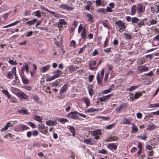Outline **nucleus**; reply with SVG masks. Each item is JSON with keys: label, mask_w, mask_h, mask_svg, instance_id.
<instances>
[{"label": "nucleus", "mask_w": 159, "mask_h": 159, "mask_svg": "<svg viewBox=\"0 0 159 159\" xmlns=\"http://www.w3.org/2000/svg\"><path fill=\"white\" fill-rule=\"evenodd\" d=\"M97 11L98 12H101L103 13H106V9L103 8H101L98 9Z\"/></svg>", "instance_id": "38"}, {"label": "nucleus", "mask_w": 159, "mask_h": 159, "mask_svg": "<svg viewBox=\"0 0 159 159\" xmlns=\"http://www.w3.org/2000/svg\"><path fill=\"white\" fill-rule=\"evenodd\" d=\"M36 14H35V16H37L38 17L40 18L42 15L40 13V11L39 10H37L35 12Z\"/></svg>", "instance_id": "49"}, {"label": "nucleus", "mask_w": 159, "mask_h": 159, "mask_svg": "<svg viewBox=\"0 0 159 159\" xmlns=\"http://www.w3.org/2000/svg\"><path fill=\"white\" fill-rule=\"evenodd\" d=\"M102 24L104 27L108 29H109V25L107 24V23L105 22H102Z\"/></svg>", "instance_id": "61"}, {"label": "nucleus", "mask_w": 159, "mask_h": 159, "mask_svg": "<svg viewBox=\"0 0 159 159\" xmlns=\"http://www.w3.org/2000/svg\"><path fill=\"white\" fill-rule=\"evenodd\" d=\"M101 118L103 120H110V117H109L106 116H101Z\"/></svg>", "instance_id": "63"}, {"label": "nucleus", "mask_w": 159, "mask_h": 159, "mask_svg": "<svg viewBox=\"0 0 159 159\" xmlns=\"http://www.w3.org/2000/svg\"><path fill=\"white\" fill-rule=\"evenodd\" d=\"M9 13H6L5 14L3 15L2 17L5 20H6L9 16Z\"/></svg>", "instance_id": "58"}, {"label": "nucleus", "mask_w": 159, "mask_h": 159, "mask_svg": "<svg viewBox=\"0 0 159 159\" xmlns=\"http://www.w3.org/2000/svg\"><path fill=\"white\" fill-rule=\"evenodd\" d=\"M147 126V129L150 131L156 128V125L154 124L148 125Z\"/></svg>", "instance_id": "21"}, {"label": "nucleus", "mask_w": 159, "mask_h": 159, "mask_svg": "<svg viewBox=\"0 0 159 159\" xmlns=\"http://www.w3.org/2000/svg\"><path fill=\"white\" fill-rule=\"evenodd\" d=\"M136 5H134L131 8V14L132 15H134L136 13Z\"/></svg>", "instance_id": "28"}, {"label": "nucleus", "mask_w": 159, "mask_h": 159, "mask_svg": "<svg viewBox=\"0 0 159 159\" xmlns=\"http://www.w3.org/2000/svg\"><path fill=\"white\" fill-rule=\"evenodd\" d=\"M51 66L49 65H47L46 66L42 67L40 70V71L41 72H45L48 70Z\"/></svg>", "instance_id": "15"}, {"label": "nucleus", "mask_w": 159, "mask_h": 159, "mask_svg": "<svg viewBox=\"0 0 159 159\" xmlns=\"http://www.w3.org/2000/svg\"><path fill=\"white\" fill-rule=\"evenodd\" d=\"M20 22V20L16 21L13 23H11V24H9L7 25L4 26L3 27V28H8V27H10L11 26H14V25H16L17 24L19 23Z\"/></svg>", "instance_id": "23"}, {"label": "nucleus", "mask_w": 159, "mask_h": 159, "mask_svg": "<svg viewBox=\"0 0 159 159\" xmlns=\"http://www.w3.org/2000/svg\"><path fill=\"white\" fill-rule=\"evenodd\" d=\"M72 104H71L67 106L65 110L66 112H68L71 108Z\"/></svg>", "instance_id": "60"}, {"label": "nucleus", "mask_w": 159, "mask_h": 159, "mask_svg": "<svg viewBox=\"0 0 159 159\" xmlns=\"http://www.w3.org/2000/svg\"><path fill=\"white\" fill-rule=\"evenodd\" d=\"M8 124H7L4 127L2 128L1 129V131H2L5 130H6L8 129V128L9 127V126Z\"/></svg>", "instance_id": "50"}, {"label": "nucleus", "mask_w": 159, "mask_h": 159, "mask_svg": "<svg viewBox=\"0 0 159 159\" xmlns=\"http://www.w3.org/2000/svg\"><path fill=\"white\" fill-rule=\"evenodd\" d=\"M101 130L100 129H97L93 131L92 135L93 136H98L99 135H101Z\"/></svg>", "instance_id": "19"}, {"label": "nucleus", "mask_w": 159, "mask_h": 159, "mask_svg": "<svg viewBox=\"0 0 159 159\" xmlns=\"http://www.w3.org/2000/svg\"><path fill=\"white\" fill-rule=\"evenodd\" d=\"M77 115H78L83 118H86V116L85 115L79 112L76 111L70 112L67 115V116L68 117H70L72 119L74 120H78L79 119V117Z\"/></svg>", "instance_id": "1"}, {"label": "nucleus", "mask_w": 159, "mask_h": 159, "mask_svg": "<svg viewBox=\"0 0 159 159\" xmlns=\"http://www.w3.org/2000/svg\"><path fill=\"white\" fill-rule=\"evenodd\" d=\"M67 23V22L64 19H59L57 25L58 27H61L63 25H66Z\"/></svg>", "instance_id": "14"}, {"label": "nucleus", "mask_w": 159, "mask_h": 159, "mask_svg": "<svg viewBox=\"0 0 159 159\" xmlns=\"http://www.w3.org/2000/svg\"><path fill=\"white\" fill-rule=\"evenodd\" d=\"M142 93L141 92H137L135 94L134 96L132 97L130 96V98L131 100V101H133L135 99L139 98L142 95Z\"/></svg>", "instance_id": "6"}, {"label": "nucleus", "mask_w": 159, "mask_h": 159, "mask_svg": "<svg viewBox=\"0 0 159 159\" xmlns=\"http://www.w3.org/2000/svg\"><path fill=\"white\" fill-rule=\"evenodd\" d=\"M45 126L44 124L40 125L39 124L38 125V130H40V129H44Z\"/></svg>", "instance_id": "43"}, {"label": "nucleus", "mask_w": 159, "mask_h": 159, "mask_svg": "<svg viewBox=\"0 0 159 159\" xmlns=\"http://www.w3.org/2000/svg\"><path fill=\"white\" fill-rule=\"evenodd\" d=\"M33 99L34 101L36 102H38L39 100V97L36 95L34 96L33 97Z\"/></svg>", "instance_id": "64"}, {"label": "nucleus", "mask_w": 159, "mask_h": 159, "mask_svg": "<svg viewBox=\"0 0 159 159\" xmlns=\"http://www.w3.org/2000/svg\"><path fill=\"white\" fill-rule=\"evenodd\" d=\"M102 79L100 77L99 73H98L97 75V83L98 84L100 85L101 84Z\"/></svg>", "instance_id": "25"}, {"label": "nucleus", "mask_w": 159, "mask_h": 159, "mask_svg": "<svg viewBox=\"0 0 159 159\" xmlns=\"http://www.w3.org/2000/svg\"><path fill=\"white\" fill-rule=\"evenodd\" d=\"M20 126L22 131L29 129L26 125L24 124H21Z\"/></svg>", "instance_id": "34"}, {"label": "nucleus", "mask_w": 159, "mask_h": 159, "mask_svg": "<svg viewBox=\"0 0 159 159\" xmlns=\"http://www.w3.org/2000/svg\"><path fill=\"white\" fill-rule=\"evenodd\" d=\"M157 22V21L156 20L152 19L151 21L150 22L149 25H152L156 24Z\"/></svg>", "instance_id": "54"}, {"label": "nucleus", "mask_w": 159, "mask_h": 159, "mask_svg": "<svg viewBox=\"0 0 159 159\" xmlns=\"http://www.w3.org/2000/svg\"><path fill=\"white\" fill-rule=\"evenodd\" d=\"M148 68L145 66H142L139 69V71L142 72H143L146 71L148 70Z\"/></svg>", "instance_id": "30"}, {"label": "nucleus", "mask_w": 159, "mask_h": 159, "mask_svg": "<svg viewBox=\"0 0 159 159\" xmlns=\"http://www.w3.org/2000/svg\"><path fill=\"white\" fill-rule=\"evenodd\" d=\"M18 112L19 113L23 115H26L28 114L27 111L26 110L23 109H21V110H19L18 111Z\"/></svg>", "instance_id": "29"}, {"label": "nucleus", "mask_w": 159, "mask_h": 159, "mask_svg": "<svg viewBox=\"0 0 159 159\" xmlns=\"http://www.w3.org/2000/svg\"><path fill=\"white\" fill-rule=\"evenodd\" d=\"M2 92L7 96L8 98L9 99H10V98H11V96L7 90L5 89H3L2 90Z\"/></svg>", "instance_id": "31"}, {"label": "nucleus", "mask_w": 159, "mask_h": 159, "mask_svg": "<svg viewBox=\"0 0 159 159\" xmlns=\"http://www.w3.org/2000/svg\"><path fill=\"white\" fill-rule=\"evenodd\" d=\"M113 93H111L106 96H103L102 97H100L98 99L101 102L105 101L109 99L111 96H113Z\"/></svg>", "instance_id": "4"}, {"label": "nucleus", "mask_w": 159, "mask_h": 159, "mask_svg": "<svg viewBox=\"0 0 159 159\" xmlns=\"http://www.w3.org/2000/svg\"><path fill=\"white\" fill-rule=\"evenodd\" d=\"M46 124L49 126H54L56 125L57 124L56 120H51L46 121Z\"/></svg>", "instance_id": "10"}, {"label": "nucleus", "mask_w": 159, "mask_h": 159, "mask_svg": "<svg viewBox=\"0 0 159 159\" xmlns=\"http://www.w3.org/2000/svg\"><path fill=\"white\" fill-rule=\"evenodd\" d=\"M110 89H108L105 90L102 92L103 94H106L110 93L111 91L110 90Z\"/></svg>", "instance_id": "62"}, {"label": "nucleus", "mask_w": 159, "mask_h": 159, "mask_svg": "<svg viewBox=\"0 0 159 159\" xmlns=\"http://www.w3.org/2000/svg\"><path fill=\"white\" fill-rule=\"evenodd\" d=\"M86 16L89 18L88 21H90L91 23L93 22V18L92 16L91 15L88 13L86 14Z\"/></svg>", "instance_id": "27"}, {"label": "nucleus", "mask_w": 159, "mask_h": 159, "mask_svg": "<svg viewBox=\"0 0 159 159\" xmlns=\"http://www.w3.org/2000/svg\"><path fill=\"white\" fill-rule=\"evenodd\" d=\"M137 137L140 139L143 140H146V139L147 138V137L145 136H143L141 134L137 136Z\"/></svg>", "instance_id": "42"}, {"label": "nucleus", "mask_w": 159, "mask_h": 159, "mask_svg": "<svg viewBox=\"0 0 159 159\" xmlns=\"http://www.w3.org/2000/svg\"><path fill=\"white\" fill-rule=\"evenodd\" d=\"M98 152L102 154H105L107 153V151L106 150L104 149H102V150H100L98 151Z\"/></svg>", "instance_id": "45"}, {"label": "nucleus", "mask_w": 159, "mask_h": 159, "mask_svg": "<svg viewBox=\"0 0 159 159\" xmlns=\"http://www.w3.org/2000/svg\"><path fill=\"white\" fill-rule=\"evenodd\" d=\"M117 146L114 143H109L107 148L110 150H115L117 149Z\"/></svg>", "instance_id": "8"}, {"label": "nucleus", "mask_w": 159, "mask_h": 159, "mask_svg": "<svg viewBox=\"0 0 159 159\" xmlns=\"http://www.w3.org/2000/svg\"><path fill=\"white\" fill-rule=\"evenodd\" d=\"M114 124L113 123L111 124V125H109L107 126H106L105 128V129H111L112 128L114 127Z\"/></svg>", "instance_id": "41"}, {"label": "nucleus", "mask_w": 159, "mask_h": 159, "mask_svg": "<svg viewBox=\"0 0 159 159\" xmlns=\"http://www.w3.org/2000/svg\"><path fill=\"white\" fill-rule=\"evenodd\" d=\"M131 120L130 119H126L125 118H124L122 121H123V124L125 125H129L131 123L130 121Z\"/></svg>", "instance_id": "22"}, {"label": "nucleus", "mask_w": 159, "mask_h": 159, "mask_svg": "<svg viewBox=\"0 0 159 159\" xmlns=\"http://www.w3.org/2000/svg\"><path fill=\"white\" fill-rule=\"evenodd\" d=\"M83 29H84V28H83V26H82V25L80 24L78 27V33H80L81 32L82 30V29L83 30Z\"/></svg>", "instance_id": "47"}, {"label": "nucleus", "mask_w": 159, "mask_h": 159, "mask_svg": "<svg viewBox=\"0 0 159 159\" xmlns=\"http://www.w3.org/2000/svg\"><path fill=\"white\" fill-rule=\"evenodd\" d=\"M17 95L20 98L27 99L28 98L27 95L24 93L19 92L17 93Z\"/></svg>", "instance_id": "13"}, {"label": "nucleus", "mask_w": 159, "mask_h": 159, "mask_svg": "<svg viewBox=\"0 0 159 159\" xmlns=\"http://www.w3.org/2000/svg\"><path fill=\"white\" fill-rule=\"evenodd\" d=\"M132 130L134 131L135 132H137L138 131V128L137 127V126L136 125H135L134 123H133L132 124Z\"/></svg>", "instance_id": "39"}, {"label": "nucleus", "mask_w": 159, "mask_h": 159, "mask_svg": "<svg viewBox=\"0 0 159 159\" xmlns=\"http://www.w3.org/2000/svg\"><path fill=\"white\" fill-rule=\"evenodd\" d=\"M128 105V103H125L121 104L120 105V107L115 109V111H116V112H119L120 110H122L125 107L127 106Z\"/></svg>", "instance_id": "7"}, {"label": "nucleus", "mask_w": 159, "mask_h": 159, "mask_svg": "<svg viewBox=\"0 0 159 159\" xmlns=\"http://www.w3.org/2000/svg\"><path fill=\"white\" fill-rule=\"evenodd\" d=\"M59 7L63 9H66L67 10L71 11L73 8L70 6H67L64 4H62L59 6Z\"/></svg>", "instance_id": "9"}, {"label": "nucleus", "mask_w": 159, "mask_h": 159, "mask_svg": "<svg viewBox=\"0 0 159 159\" xmlns=\"http://www.w3.org/2000/svg\"><path fill=\"white\" fill-rule=\"evenodd\" d=\"M32 135L34 136H36L39 134V132L37 130H34L32 133Z\"/></svg>", "instance_id": "57"}, {"label": "nucleus", "mask_w": 159, "mask_h": 159, "mask_svg": "<svg viewBox=\"0 0 159 159\" xmlns=\"http://www.w3.org/2000/svg\"><path fill=\"white\" fill-rule=\"evenodd\" d=\"M68 89V84H65L64 85L61 87V89L59 94L60 95V97L61 96V95L64 93L66 92Z\"/></svg>", "instance_id": "5"}, {"label": "nucleus", "mask_w": 159, "mask_h": 159, "mask_svg": "<svg viewBox=\"0 0 159 159\" xmlns=\"http://www.w3.org/2000/svg\"><path fill=\"white\" fill-rule=\"evenodd\" d=\"M149 107H159V103L151 104L150 105Z\"/></svg>", "instance_id": "40"}, {"label": "nucleus", "mask_w": 159, "mask_h": 159, "mask_svg": "<svg viewBox=\"0 0 159 159\" xmlns=\"http://www.w3.org/2000/svg\"><path fill=\"white\" fill-rule=\"evenodd\" d=\"M14 130L16 132H20L22 131L20 125L17 126L14 129Z\"/></svg>", "instance_id": "35"}, {"label": "nucleus", "mask_w": 159, "mask_h": 159, "mask_svg": "<svg viewBox=\"0 0 159 159\" xmlns=\"http://www.w3.org/2000/svg\"><path fill=\"white\" fill-rule=\"evenodd\" d=\"M54 73H55L56 75H58V77L62 76V74L63 73V72L59 70H57L54 71Z\"/></svg>", "instance_id": "24"}, {"label": "nucleus", "mask_w": 159, "mask_h": 159, "mask_svg": "<svg viewBox=\"0 0 159 159\" xmlns=\"http://www.w3.org/2000/svg\"><path fill=\"white\" fill-rule=\"evenodd\" d=\"M9 63L13 65H16L17 64V63L16 61H13L12 60H10L8 61Z\"/></svg>", "instance_id": "55"}, {"label": "nucleus", "mask_w": 159, "mask_h": 159, "mask_svg": "<svg viewBox=\"0 0 159 159\" xmlns=\"http://www.w3.org/2000/svg\"><path fill=\"white\" fill-rule=\"evenodd\" d=\"M138 10L139 12V13H142L143 12V5L140 4L138 5Z\"/></svg>", "instance_id": "32"}, {"label": "nucleus", "mask_w": 159, "mask_h": 159, "mask_svg": "<svg viewBox=\"0 0 159 159\" xmlns=\"http://www.w3.org/2000/svg\"><path fill=\"white\" fill-rule=\"evenodd\" d=\"M24 88L28 91H30L32 89L31 87L29 85H25L24 86Z\"/></svg>", "instance_id": "48"}, {"label": "nucleus", "mask_w": 159, "mask_h": 159, "mask_svg": "<svg viewBox=\"0 0 159 159\" xmlns=\"http://www.w3.org/2000/svg\"><path fill=\"white\" fill-rule=\"evenodd\" d=\"M28 124L33 128L35 127V125L31 121H29Z\"/></svg>", "instance_id": "52"}, {"label": "nucleus", "mask_w": 159, "mask_h": 159, "mask_svg": "<svg viewBox=\"0 0 159 159\" xmlns=\"http://www.w3.org/2000/svg\"><path fill=\"white\" fill-rule=\"evenodd\" d=\"M24 64L25 66H23L21 69L22 73L24 74V71L25 70L27 74H28L29 73L28 64L27 62H25Z\"/></svg>", "instance_id": "11"}, {"label": "nucleus", "mask_w": 159, "mask_h": 159, "mask_svg": "<svg viewBox=\"0 0 159 159\" xmlns=\"http://www.w3.org/2000/svg\"><path fill=\"white\" fill-rule=\"evenodd\" d=\"M137 25H138V27L139 28H140L141 27V26H143L144 25V22L143 20H141L138 24Z\"/></svg>", "instance_id": "46"}, {"label": "nucleus", "mask_w": 159, "mask_h": 159, "mask_svg": "<svg viewBox=\"0 0 159 159\" xmlns=\"http://www.w3.org/2000/svg\"><path fill=\"white\" fill-rule=\"evenodd\" d=\"M60 121L61 123H63L67 122L68 120L66 119L61 118Z\"/></svg>", "instance_id": "56"}, {"label": "nucleus", "mask_w": 159, "mask_h": 159, "mask_svg": "<svg viewBox=\"0 0 159 159\" xmlns=\"http://www.w3.org/2000/svg\"><path fill=\"white\" fill-rule=\"evenodd\" d=\"M34 119L39 123H41L42 121V119L39 116H35L34 117Z\"/></svg>", "instance_id": "33"}, {"label": "nucleus", "mask_w": 159, "mask_h": 159, "mask_svg": "<svg viewBox=\"0 0 159 159\" xmlns=\"http://www.w3.org/2000/svg\"><path fill=\"white\" fill-rule=\"evenodd\" d=\"M124 35L125 39H130L132 38V36L130 34L126 33H124Z\"/></svg>", "instance_id": "36"}, {"label": "nucleus", "mask_w": 159, "mask_h": 159, "mask_svg": "<svg viewBox=\"0 0 159 159\" xmlns=\"http://www.w3.org/2000/svg\"><path fill=\"white\" fill-rule=\"evenodd\" d=\"M82 99L84 100V102L86 104V106L87 107L89 106L90 101L89 99L88 98L85 97H83L82 98Z\"/></svg>", "instance_id": "20"}, {"label": "nucleus", "mask_w": 159, "mask_h": 159, "mask_svg": "<svg viewBox=\"0 0 159 159\" xmlns=\"http://www.w3.org/2000/svg\"><path fill=\"white\" fill-rule=\"evenodd\" d=\"M94 76L93 75H91L89 76V82L90 83L92 82L93 80V79Z\"/></svg>", "instance_id": "53"}, {"label": "nucleus", "mask_w": 159, "mask_h": 159, "mask_svg": "<svg viewBox=\"0 0 159 159\" xmlns=\"http://www.w3.org/2000/svg\"><path fill=\"white\" fill-rule=\"evenodd\" d=\"M139 21V19L137 17H134L131 19V22L132 23H136Z\"/></svg>", "instance_id": "37"}, {"label": "nucleus", "mask_w": 159, "mask_h": 159, "mask_svg": "<svg viewBox=\"0 0 159 159\" xmlns=\"http://www.w3.org/2000/svg\"><path fill=\"white\" fill-rule=\"evenodd\" d=\"M97 109L94 108H89L86 111L87 112H92L95 111H97Z\"/></svg>", "instance_id": "44"}, {"label": "nucleus", "mask_w": 159, "mask_h": 159, "mask_svg": "<svg viewBox=\"0 0 159 159\" xmlns=\"http://www.w3.org/2000/svg\"><path fill=\"white\" fill-rule=\"evenodd\" d=\"M37 21V19H34L32 20L28 21L25 23L26 25H28L29 26L34 25Z\"/></svg>", "instance_id": "16"}, {"label": "nucleus", "mask_w": 159, "mask_h": 159, "mask_svg": "<svg viewBox=\"0 0 159 159\" xmlns=\"http://www.w3.org/2000/svg\"><path fill=\"white\" fill-rule=\"evenodd\" d=\"M11 72L13 75H15L16 74V69L15 67H13L12 68Z\"/></svg>", "instance_id": "59"}, {"label": "nucleus", "mask_w": 159, "mask_h": 159, "mask_svg": "<svg viewBox=\"0 0 159 159\" xmlns=\"http://www.w3.org/2000/svg\"><path fill=\"white\" fill-rule=\"evenodd\" d=\"M116 24L118 27V28L116 27V29H118L119 30H117L120 31V32H122L121 31H120L121 30H124L126 28V26L125 25V23L120 20L116 21Z\"/></svg>", "instance_id": "2"}, {"label": "nucleus", "mask_w": 159, "mask_h": 159, "mask_svg": "<svg viewBox=\"0 0 159 159\" xmlns=\"http://www.w3.org/2000/svg\"><path fill=\"white\" fill-rule=\"evenodd\" d=\"M20 76L23 83L24 84H29V80H28L25 77V75L24 74H23L22 73H21L20 74Z\"/></svg>", "instance_id": "12"}, {"label": "nucleus", "mask_w": 159, "mask_h": 159, "mask_svg": "<svg viewBox=\"0 0 159 159\" xmlns=\"http://www.w3.org/2000/svg\"><path fill=\"white\" fill-rule=\"evenodd\" d=\"M7 77L8 79H11L13 77V76L11 72H9L7 73Z\"/></svg>", "instance_id": "51"}, {"label": "nucleus", "mask_w": 159, "mask_h": 159, "mask_svg": "<svg viewBox=\"0 0 159 159\" xmlns=\"http://www.w3.org/2000/svg\"><path fill=\"white\" fill-rule=\"evenodd\" d=\"M40 8L42 10H43L44 11H47L49 12L50 14L53 15L55 17H57L58 16V15L57 13L53 11L49 10L48 9L43 7V6H41Z\"/></svg>", "instance_id": "3"}, {"label": "nucleus", "mask_w": 159, "mask_h": 159, "mask_svg": "<svg viewBox=\"0 0 159 159\" xmlns=\"http://www.w3.org/2000/svg\"><path fill=\"white\" fill-rule=\"evenodd\" d=\"M81 38L85 40L86 37V30L85 28H84L81 34Z\"/></svg>", "instance_id": "18"}, {"label": "nucleus", "mask_w": 159, "mask_h": 159, "mask_svg": "<svg viewBox=\"0 0 159 159\" xmlns=\"http://www.w3.org/2000/svg\"><path fill=\"white\" fill-rule=\"evenodd\" d=\"M84 142L85 143H86L87 144L91 145H93L95 143V142L94 140H93V141H91V140L90 139H84Z\"/></svg>", "instance_id": "17"}, {"label": "nucleus", "mask_w": 159, "mask_h": 159, "mask_svg": "<svg viewBox=\"0 0 159 159\" xmlns=\"http://www.w3.org/2000/svg\"><path fill=\"white\" fill-rule=\"evenodd\" d=\"M69 127H70L69 129L70 132L72 133V136H75V132L74 127L72 126H69Z\"/></svg>", "instance_id": "26"}]
</instances>
